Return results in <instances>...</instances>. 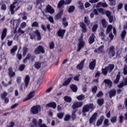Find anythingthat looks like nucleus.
Returning <instances> with one entry per match:
<instances>
[{
  "label": "nucleus",
  "instance_id": "c85d7f7f",
  "mask_svg": "<svg viewBox=\"0 0 127 127\" xmlns=\"http://www.w3.org/2000/svg\"><path fill=\"white\" fill-rule=\"evenodd\" d=\"M34 33L37 35V40H41V34H40V32L38 30L34 31Z\"/></svg>",
  "mask_w": 127,
  "mask_h": 127
},
{
  "label": "nucleus",
  "instance_id": "8fccbe9b",
  "mask_svg": "<svg viewBox=\"0 0 127 127\" xmlns=\"http://www.w3.org/2000/svg\"><path fill=\"white\" fill-rule=\"evenodd\" d=\"M110 2L109 4L111 6H115L116 5V0H108Z\"/></svg>",
  "mask_w": 127,
  "mask_h": 127
},
{
  "label": "nucleus",
  "instance_id": "4c0bfd02",
  "mask_svg": "<svg viewBox=\"0 0 127 127\" xmlns=\"http://www.w3.org/2000/svg\"><path fill=\"white\" fill-rule=\"evenodd\" d=\"M126 35H127V31H126V30H124L121 33V39L122 41L125 40Z\"/></svg>",
  "mask_w": 127,
  "mask_h": 127
},
{
  "label": "nucleus",
  "instance_id": "338daca9",
  "mask_svg": "<svg viewBox=\"0 0 127 127\" xmlns=\"http://www.w3.org/2000/svg\"><path fill=\"white\" fill-rule=\"evenodd\" d=\"M105 14L107 17H109L111 16L112 13L109 10L105 11Z\"/></svg>",
  "mask_w": 127,
  "mask_h": 127
},
{
  "label": "nucleus",
  "instance_id": "2f4dec72",
  "mask_svg": "<svg viewBox=\"0 0 127 127\" xmlns=\"http://www.w3.org/2000/svg\"><path fill=\"white\" fill-rule=\"evenodd\" d=\"M17 50V45H15L10 50V53L13 56L15 55V52Z\"/></svg>",
  "mask_w": 127,
  "mask_h": 127
},
{
  "label": "nucleus",
  "instance_id": "5fc2aeb1",
  "mask_svg": "<svg viewBox=\"0 0 127 127\" xmlns=\"http://www.w3.org/2000/svg\"><path fill=\"white\" fill-rule=\"evenodd\" d=\"M97 91H98V87L97 86H94L91 90L93 94H96L97 93Z\"/></svg>",
  "mask_w": 127,
  "mask_h": 127
},
{
  "label": "nucleus",
  "instance_id": "dca6fc26",
  "mask_svg": "<svg viewBox=\"0 0 127 127\" xmlns=\"http://www.w3.org/2000/svg\"><path fill=\"white\" fill-rule=\"evenodd\" d=\"M109 98H110V99H112L113 97H116V95H117V90L115 89H111L109 92Z\"/></svg>",
  "mask_w": 127,
  "mask_h": 127
},
{
  "label": "nucleus",
  "instance_id": "473e14b6",
  "mask_svg": "<svg viewBox=\"0 0 127 127\" xmlns=\"http://www.w3.org/2000/svg\"><path fill=\"white\" fill-rule=\"evenodd\" d=\"M34 67L35 69H37V70L40 69V68H41V63L39 62H36L34 64Z\"/></svg>",
  "mask_w": 127,
  "mask_h": 127
},
{
  "label": "nucleus",
  "instance_id": "423d86ee",
  "mask_svg": "<svg viewBox=\"0 0 127 127\" xmlns=\"http://www.w3.org/2000/svg\"><path fill=\"white\" fill-rule=\"evenodd\" d=\"M35 91H31L27 95V98H26L24 100L23 102H26V101H29V100H31L35 95Z\"/></svg>",
  "mask_w": 127,
  "mask_h": 127
},
{
  "label": "nucleus",
  "instance_id": "49530a36",
  "mask_svg": "<svg viewBox=\"0 0 127 127\" xmlns=\"http://www.w3.org/2000/svg\"><path fill=\"white\" fill-rule=\"evenodd\" d=\"M28 51V48L24 47L23 48V56H25Z\"/></svg>",
  "mask_w": 127,
  "mask_h": 127
},
{
  "label": "nucleus",
  "instance_id": "a878e982",
  "mask_svg": "<svg viewBox=\"0 0 127 127\" xmlns=\"http://www.w3.org/2000/svg\"><path fill=\"white\" fill-rule=\"evenodd\" d=\"M107 70H108L109 73H112L113 70L115 68V64H109L108 66H106Z\"/></svg>",
  "mask_w": 127,
  "mask_h": 127
},
{
  "label": "nucleus",
  "instance_id": "a211bd4d",
  "mask_svg": "<svg viewBox=\"0 0 127 127\" xmlns=\"http://www.w3.org/2000/svg\"><path fill=\"white\" fill-rule=\"evenodd\" d=\"M105 119V116L103 115L101 116L99 119H98L96 122L97 127H100L102 124L103 122H104V119Z\"/></svg>",
  "mask_w": 127,
  "mask_h": 127
},
{
  "label": "nucleus",
  "instance_id": "c03bdc74",
  "mask_svg": "<svg viewBox=\"0 0 127 127\" xmlns=\"http://www.w3.org/2000/svg\"><path fill=\"white\" fill-rule=\"evenodd\" d=\"M84 22L86 23V24H87V25H90V21L88 16L84 17Z\"/></svg>",
  "mask_w": 127,
  "mask_h": 127
},
{
  "label": "nucleus",
  "instance_id": "6e6d98bb",
  "mask_svg": "<svg viewBox=\"0 0 127 127\" xmlns=\"http://www.w3.org/2000/svg\"><path fill=\"white\" fill-rule=\"evenodd\" d=\"M54 47H55V44H54V42H51L49 44L50 49H54Z\"/></svg>",
  "mask_w": 127,
  "mask_h": 127
},
{
  "label": "nucleus",
  "instance_id": "6ab92c4d",
  "mask_svg": "<svg viewBox=\"0 0 127 127\" xmlns=\"http://www.w3.org/2000/svg\"><path fill=\"white\" fill-rule=\"evenodd\" d=\"M95 38H96V36L94 33H92L88 40L89 44H93L95 42Z\"/></svg>",
  "mask_w": 127,
  "mask_h": 127
},
{
  "label": "nucleus",
  "instance_id": "0eeeda50",
  "mask_svg": "<svg viewBox=\"0 0 127 127\" xmlns=\"http://www.w3.org/2000/svg\"><path fill=\"white\" fill-rule=\"evenodd\" d=\"M85 61H86V59H83L81 62L76 65V69H78L79 71H82L84 68V64H85Z\"/></svg>",
  "mask_w": 127,
  "mask_h": 127
},
{
  "label": "nucleus",
  "instance_id": "393cba45",
  "mask_svg": "<svg viewBox=\"0 0 127 127\" xmlns=\"http://www.w3.org/2000/svg\"><path fill=\"white\" fill-rule=\"evenodd\" d=\"M121 79V72H118V73L116 75V79L114 80V84H118L119 82H120V80Z\"/></svg>",
  "mask_w": 127,
  "mask_h": 127
},
{
  "label": "nucleus",
  "instance_id": "e433bc0d",
  "mask_svg": "<svg viewBox=\"0 0 127 127\" xmlns=\"http://www.w3.org/2000/svg\"><path fill=\"white\" fill-rule=\"evenodd\" d=\"M74 10H75V6L74 5L70 6L67 9V11L69 12V13H72V12H74Z\"/></svg>",
  "mask_w": 127,
  "mask_h": 127
},
{
  "label": "nucleus",
  "instance_id": "9d476101",
  "mask_svg": "<svg viewBox=\"0 0 127 127\" xmlns=\"http://www.w3.org/2000/svg\"><path fill=\"white\" fill-rule=\"evenodd\" d=\"M83 106V102L77 101L75 103H74L72 106L73 110H76L78 108H81Z\"/></svg>",
  "mask_w": 127,
  "mask_h": 127
},
{
  "label": "nucleus",
  "instance_id": "9b49d317",
  "mask_svg": "<svg viewBox=\"0 0 127 127\" xmlns=\"http://www.w3.org/2000/svg\"><path fill=\"white\" fill-rule=\"evenodd\" d=\"M98 117V113L95 112L90 117L89 119V124L90 125L93 124L94 122H96V120H97V117Z\"/></svg>",
  "mask_w": 127,
  "mask_h": 127
},
{
  "label": "nucleus",
  "instance_id": "79ce46f5",
  "mask_svg": "<svg viewBox=\"0 0 127 127\" xmlns=\"http://www.w3.org/2000/svg\"><path fill=\"white\" fill-rule=\"evenodd\" d=\"M7 96V92L3 91L2 93L0 94V98L2 100H3Z\"/></svg>",
  "mask_w": 127,
  "mask_h": 127
},
{
  "label": "nucleus",
  "instance_id": "ea45409f",
  "mask_svg": "<svg viewBox=\"0 0 127 127\" xmlns=\"http://www.w3.org/2000/svg\"><path fill=\"white\" fill-rule=\"evenodd\" d=\"M97 10H98V12L100 14L105 15L106 12V10H105L103 8H97Z\"/></svg>",
  "mask_w": 127,
  "mask_h": 127
},
{
  "label": "nucleus",
  "instance_id": "f03ea898",
  "mask_svg": "<svg viewBox=\"0 0 127 127\" xmlns=\"http://www.w3.org/2000/svg\"><path fill=\"white\" fill-rule=\"evenodd\" d=\"M94 109H95L94 104L89 103L88 104H86L84 105V106L82 107V113H88V112H89L90 110L93 111Z\"/></svg>",
  "mask_w": 127,
  "mask_h": 127
},
{
  "label": "nucleus",
  "instance_id": "6e6552de",
  "mask_svg": "<svg viewBox=\"0 0 127 127\" xmlns=\"http://www.w3.org/2000/svg\"><path fill=\"white\" fill-rule=\"evenodd\" d=\"M108 54L109 55H112V57H114L116 55V49L115 46H112L109 48V50L108 51Z\"/></svg>",
  "mask_w": 127,
  "mask_h": 127
},
{
  "label": "nucleus",
  "instance_id": "bb28decb",
  "mask_svg": "<svg viewBox=\"0 0 127 127\" xmlns=\"http://www.w3.org/2000/svg\"><path fill=\"white\" fill-rule=\"evenodd\" d=\"M32 124L34 125H32V124L30 123V127H38V123H37V120L36 119L33 118L32 121Z\"/></svg>",
  "mask_w": 127,
  "mask_h": 127
},
{
  "label": "nucleus",
  "instance_id": "4468645a",
  "mask_svg": "<svg viewBox=\"0 0 127 127\" xmlns=\"http://www.w3.org/2000/svg\"><path fill=\"white\" fill-rule=\"evenodd\" d=\"M64 4H65L64 0H60L57 5V8H58L59 10H60V9H63V8H64Z\"/></svg>",
  "mask_w": 127,
  "mask_h": 127
},
{
  "label": "nucleus",
  "instance_id": "72a5a7b5",
  "mask_svg": "<svg viewBox=\"0 0 127 127\" xmlns=\"http://www.w3.org/2000/svg\"><path fill=\"white\" fill-rule=\"evenodd\" d=\"M64 100L66 103H71V102H72V98L70 97V96H65L64 97Z\"/></svg>",
  "mask_w": 127,
  "mask_h": 127
},
{
  "label": "nucleus",
  "instance_id": "f8f14e48",
  "mask_svg": "<svg viewBox=\"0 0 127 127\" xmlns=\"http://www.w3.org/2000/svg\"><path fill=\"white\" fill-rule=\"evenodd\" d=\"M46 11V12H48V13H50L51 14H53V13L55 12V10H54V8H53L52 6L49 4L47 5Z\"/></svg>",
  "mask_w": 127,
  "mask_h": 127
},
{
  "label": "nucleus",
  "instance_id": "e2e57ef3",
  "mask_svg": "<svg viewBox=\"0 0 127 127\" xmlns=\"http://www.w3.org/2000/svg\"><path fill=\"white\" fill-rule=\"evenodd\" d=\"M119 122L120 124H122V123H123V120H124V116H123L122 114H121V115L119 116Z\"/></svg>",
  "mask_w": 127,
  "mask_h": 127
},
{
  "label": "nucleus",
  "instance_id": "13d9d810",
  "mask_svg": "<svg viewBox=\"0 0 127 127\" xmlns=\"http://www.w3.org/2000/svg\"><path fill=\"white\" fill-rule=\"evenodd\" d=\"M103 96H104V93H103V91H100L96 95V97H97V98L103 97Z\"/></svg>",
  "mask_w": 127,
  "mask_h": 127
},
{
  "label": "nucleus",
  "instance_id": "f257e3e1",
  "mask_svg": "<svg viewBox=\"0 0 127 127\" xmlns=\"http://www.w3.org/2000/svg\"><path fill=\"white\" fill-rule=\"evenodd\" d=\"M40 112H41V106L40 105H37L31 108L30 113L32 115H37Z\"/></svg>",
  "mask_w": 127,
  "mask_h": 127
},
{
  "label": "nucleus",
  "instance_id": "aec40b11",
  "mask_svg": "<svg viewBox=\"0 0 127 127\" xmlns=\"http://www.w3.org/2000/svg\"><path fill=\"white\" fill-rule=\"evenodd\" d=\"M8 71L9 72V76L10 78H12V77H14L15 76V72H13V68L11 67H9L8 68Z\"/></svg>",
  "mask_w": 127,
  "mask_h": 127
},
{
  "label": "nucleus",
  "instance_id": "7ed1b4c3",
  "mask_svg": "<svg viewBox=\"0 0 127 127\" xmlns=\"http://www.w3.org/2000/svg\"><path fill=\"white\" fill-rule=\"evenodd\" d=\"M35 54H40L42 53V54H44L45 53V50H44V48L41 45L38 46L34 51Z\"/></svg>",
  "mask_w": 127,
  "mask_h": 127
},
{
  "label": "nucleus",
  "instance_id": "c9c22d12",
  "mask_svg": "<svg viewBox=\"0 0 127 127\" xmlns=\"http://www.w3.org/2000/svg\"><path fill=\"white\" fill-rule=\"evenodd\" d=\"M112 29H113V25H109L107 26V28L106 29V34H109V33H110L111 31H112Z\"/></svg>",
  "mask_w": 127,
  "mask_h": 127
},
{
  "label": "nucleus",
  "instance_id": "f3484780",
  "mask_svg": "<svg viewBox=\"0 0 127 127\" xmlns=\"http://www.w3.org/2000/svg\"><path fill=\"white\" fill-rule=\"evenodd\" d=\"M80 27L82 28L81 31L83 32V33H86L87 32V26L85 25L84 22H80L79 23Z\"/></svg>",
  "mask_w": 127,
  "mask_h": 127
},
{
  "label": "nucleus",
  "instance_id": "20e7f679",
  "mask_svg": "<svg viewBox=\"0 0 127 127\" xmlns=\"http://www.w3.org/2000/svg\"><path fill=\"white\" fill-rule=\"evenodd\" d=\"M85 41H84L83 38H79L78 39V48L77 50V52H79L80 50L82 49V48H84V47L85 46Z\"/></svg>",
  "mask_w": 127,
  "mask_h": 127
},
{
  "label": "nucleus",
  "instance_id": "864d4df0",
  "mask_svg": "<svg viewBox=\"0 0 127 127\" xmlns=\"http://www.w3.org/2000/svg\"><path fill=\"white\" fill-rule=\"evenodd\" d=\"M32 27H39V24L37 21H34L33 22L31 25Z\"/></svg>",
  "mask_w": 127,
  "mask_h": 127
},
{
  "label": "nucleus",
  "instance_id": "39448f33",
  "mask_svg": "<svg viewBox=\"0 0 127 127\" xmlns=\"http://www.w3.org/2000/svg\"><path fill=\"white\" fill-rule=\"evenodd\" d=\"M66 33L65 29H60L57 31V35L59 37H61V38L63 39L64 38V35H65V33Z\"/></svg>",
  "mask_w": 127,
  "mask_h": 127
},
{
  "label": "nucleus",
  "instance_id": "a19ab883",
  "mask_svg": "<svg viewBox=\"0 0 127 127\" xmlns=\"http://www.w3.org/2000/svg\"><path fill=\"white\" fill-rule=\"evenodd\" d=\"M64 112H60L57 114V117L58 118V119H60V120L62 119L63 117H64Z\"/></svg>",
  "mask_w": 127,
  "mask_h": 127
},
{
  "label": "nucleus",
  "instance_id": "0e129e2a",
  "mask_svg": "<svg viewBox=\"0 0 127 127\" xmlns=\"http://www.w3.org/2000/svg\"><path fill=\"white\" fill-rule=\"evenodd\" d=\"M123 6H124V4H123V3H120L119 4H118V5L117 7L118 10L122 9Z\"/></svg>",
  "mask_w": 127,
  "mask_h": 127
},
{
  "label": "nucleus",
  "instance_id": "5701e85b",
  "mask_svg": "<svg viewBox=\"0 0 127 127\" xmlns=\"http://www.w3.org/2000/svg\"><path fill=\"white\" fill-rule=\"evenodd\" d=\"M6 33H7V29L6 28H4L1 32V40H3L6 37Z\"/></svg>",
  "mask_w": 127,
  "mask_h": 127
},
{
  "label": "nucleus",
  "instance_id": "680f3d73",
  "mask_svg": "<svg viewBox=\"0 0 127 127\" xmlns=\"http://www.w3.org/2000/svg\"><path fill=\"white\" fill-rule=\"evenodd\" d=\"M1 9L2 10H6V4L4 3H3L1 6Z\"/></svg>",
  "mask_w": 127,
  "mask_h": 127
},
{
  "label": "nucleus",
  "instance_id": "de8ad7c7",
  "mask_svg": "<svg viewBox=\"0 0 127 127\" xmlns=\"http://www.w3.org/2000/svg\"><path fill=\"white\" fill-rule=\"evenodd\" d=\"M118 119V117L117 116L112 117L111 119V122L112 123V124H114L115 123H117V119Z\"/></svg>",
  "mask_w": 127,
  "mask_h": 127
},
{
  "label": "nucleus",
  "instance_id": "f704fd0d",
  "mask_svg": "<svg viewBox=\"0 0 127 127\" xmlns=\"http://www.w3.org/2000/svg\"><path fill=\"white\" fill-rule=\"evenodd\" d=\"M105 102V100H104V98H101L97 100V103L100 107H102L103 105H104V103Z\"/></svg>",
  "mask_w": 127,
  "mask_h": 127
},
{
  "label": "nucleus",
  "instance_id": "3c124183",
  "mask_svg": "<svg viewBox=\"0 0 127 127\" xmlns=\"http://www.w3.org/2000/svg\"><path fill=\"white\" fill-rule=\"evenodd\" d=\"M98 29V24H95L93 26L92 30V32H96Z\"/></svg>",
  "mask_w": 127,
  "mask_h": 127
},
{
  "label": "nucleus",
  "instance_id": "a18cd8bd",
  "mask_svg": "<svg viewBox=\"0 0 127 127\" xmlns=\"http://www.w3.org/2000/svg\"><path fill=\"white\" fill-rule=\"evenodd\" d=\"M109 70L107 69V67L105 66L104 68H102V72L104 75H106L108 74Z\"/></svg>",
  "mask_w": 127,
  "mask_h": 127
},
{
  "label": "nucleus",
  "instance_id": "37998d69",
  "mask_svg": "<svg viewBox=\"0 0 127 127\" xmlns=\"http://www.w3.org/2000/svg\"><path fill=\"white\" fill-rule=\"evenodd\" d=\"M78 101H83L85 99V95L84 94H80L79 96L76 97Z\"/></svg>",
  "mask_w": 127,
  "mask_h": 127
},
{
  "label": "nucleus",
  "instance_id": "09e8293b",
  "mask_svg": "<svg viewBox=\"0 0 127 127\" xmlns=\"http://www.w3.org/2000/svg\"><path fill=\"white\" fill-rule=\"evenodd\" d=\"M70 119L71 116L70 115H65L64 120V122H68V121H70Z\"/></svg>",
  "mask_w": 127,
  "mask_h": 127
},
{
  "label": "nucleus",
  "instance_id": "4d7b16f0",
  "mask_svg": "<svg viewBox=\"0 0 127 127\" xmlns=\"http://www.w3.org/2000/svg\"><path fill=\"white\" fill-rule=\"evenodd\" d=\"M25 69V64H20L19 66V70L20 71H23Z\"/></svg>",
  "mask_w": 127,
  "mask_h": 127
},
{
  "label": "nucleus",
  "instance_id": "ddd939ff",
  "mask_svg": "<svg viewBox=\"0 0 127 127\" xmlns=\"http://www.w3.org/2000/svg\"><path fill=\"white\" fill-rule=\"evenodd\" d=\"M46 107V108H52V109L55 110L57 107V104H56V102H51L47 104Z\"/></svg>",
  "mask_w": 127,
  "mask_h": 127
},
{
  "label": "nucleus",
  "instance_id": "412c9836",
  "mask_svg": "<svg viewBox=\"0 0 127 127\" xmlns=\"http://www.w3.org/2000/svg\"><path fill=\"white\" fill-rule=\"evenodd\" d=\"M15 3H17V1H14L10 5V11H11V14H14V8L16 7L14 4H15Z\"/></svg>",
  "mask_w": 127,
  "mask_h": 127
},
{
  "label": "nucleus",
  "instance_id": "b1692460",
  "mask_svg": "<svg viewBox=\"0 0 127 127\" xmlns=\"http://www.w3.org/2000/svg\"><path fill=\"white\" fill-rule=\"evenodd\" d=\"M29 81H30V77H29V75H26L24 81L25 83V87L26 88H27V87H28Z\"/></svg>",
  "mask_w": 127,
  "mask_h": 127
},
{
  "label": "nucleus",
  "instance_id": "bf43d9fd",
  "mask_svg": "<svg viewBox=\"0 0 127 127\" xmlns=\"http://www.w3.org/2000/svg\"><path fill=\"white\" fill-rule=\"evenodd\" d=\"M76 110H75L74 111H73L72 112V114H71V119L73 121H74V120H75L76 119Z\"/></svg>",
  "mask_w": 127,
  "mask_h": 127
},
{
  "label": "nucleus",
  "instance_id": "69168bd1",
  "mask_svg": "<svg viewBox=\"0 0 127 127\" xmlns=\"http://www.w3.org/2000/svg\"><path fill=\"white\" fill-rule=\"evenodd\" d=\"M100 35L101 37H102V40H104V39H105V38H106V35L105 34V33H104V32H101Z\"/></svg>",
  "mask_w": 127,
  "mask_h": 127
},
{
  "label": "nucleus",
  "instance_id": "2eb2a0df",
  "mask_svg": "<svg viewBox=\"0 0 127 127\" xmlns=\"http://www.w3.org/2000/svg\"><path fill=\"white\" fill-rule=\"evenodd\" d=\"M64 12V9H61L59 10V12L55 16V19H60L62 17V15H63V13Z\"/></svg>",
  "mask_w": 127,
  "mask_h": 127
},
{
  "label": "nucleus",
  "instance_id": "603ef678",
  "mask_svg": "<svg viewBox=\"0 0 127 127\" xmlns=\"http://www.w3.org/2000/svg\"><path fill=\"white\" fill-rule=\"evenodd\" d=\"M104 126L105 127H109L110 126V124H109V119H105L104 122Z\"/></svg>",
  "mask_w": 127,
  "mask_h": 127
},
{
  "label": "nucleus",
  "instance_id": "7c9ffc66",
  "mask_svg": "<svg viewBox=\"0 0 127 127\" xmlns=\"http://www.w3.org/2000/svg\"><path fill=\"white\" fill-rule=\"evenodd\" d=\"M62 21V24L64 27H67V26H68V21H67V20H66L65 17H63Z\"/></svg>",
  "mask_w": 127,
  "mask_h": 127
},
{
  "label": "nucleus",
  "instance_id": "4be33fe9",
  "mask_svg": "<svg viewBox=\"0 0 127 127\" xmlns=\"http://www.w3.org/2000/svg\"><path fill=\"white\" fill-rule=\"evenodd\" d=\"M72 79H73V77H70L69 78H67L63 83V86L64 87L65 86H68L70 83H71V81H72Z\"/></svg>",
  "mask_w": 127,
  "mask_h": 127
},
{
  "label": "nucleus",
  "instance_id": "1a4fd4ad",
  "mask_svg": "<svg viewBox=\"0 0 127 127\" xmlns=\"http://www.w3.org/2000/svg\"><path fill=\"white\" fill-rule=\"evenodd\" d=\"M96 64H97L96 60H92V61L89 63L88 66L89 69L92 71L94 70L96 68Z\"/></svg>",
  "mask_w": 127,
  "mask_h": 127
},
{
  "label": "nucleus",
  "instance_id": "052dcab7",
  "mask_svg": "<svg viewBox=\"0 0 127 127\" xmlns=\"http://www.w3.org/2000/svg\"><path fill=\"white\" fill-rule=\"evenodd\" d=\"M125 86L126 85L124 83V81H122L118 85V87L119 88V89H122V88H123V87H125Z\"/></svg>",
  "mask_w": 127,
  "mask_h": 127
},
{
  "label": "nucleus",
  "instance_id": "cd10ccee",
  "mask_svg": "<svg viewBox=\"0 0 127 127\" xmlns=\"http://www.w3.org/2000/svg\"><path fill=\"white\" fill-rule=\"evenodd\" d=\"M104 82L105 83V84H107L109 88H111L113 86V82H112V80L107 79H104Z\"/></svg>",
  "mask_w": 127,
  "mask_h": 127
},
{
  "label": "nucleus",
  "instance_id": "774afa93",
  "mask_svg": "<svg viewBox=\"0 0 127 127\" xmlns=\"http://www.w3.org/2000/svg\"><path fill=\"white\" fill-rule=\"evenodd\" d=\"M9 126H7V127H14V122H13V121H11L9 123Z\"/></svg>",
  "mask_w": 127,
  "mask_h": 127
},
{
  "label": "nucleus",
  "instance_id": "c756f323",
  "mask_svg": "<svg viewBox=\"0 0 127 127\" xmlns=\"http://www.w3.org/2000/svg\"><path fill=\"white\" fill-rule=\"evenodd\" d=\"M70 88L74 93H76V92L78 91V87L75 84H71L70 85Z\"/></svg>",
  "mask_w": 127,
  "mask_h": 127
},
{
  "label": "nucleus",
  "instance_id": "58836bf2",
  "mask_svg": "<svg viewBox=\"0 0 127 127\" xmlns=\"http://www.w3.org/2000/svg\"><path fill=\"white\" fill-rule=\"evenodd\" d=\"M102 26L104 28H106L108 26V22L106 21V19H103L101 21Z\"/></svg>",
  "mask_w": 127,
  "mask_h": 127
}]
</instances>
